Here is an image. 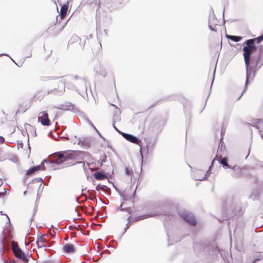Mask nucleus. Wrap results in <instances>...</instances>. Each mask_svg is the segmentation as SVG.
Here are the masks:
<instances>
[{
	"instance_id": "21",
	"label": "nucleus",
	"mask_w": 263,
	"mask_h": 263,
	"mask_svg": "<svg viewBox=\"0 0 263 263\" xmlns=\"http://www.w3.org/2000/svg\"><path fill=\"white\" fill-rule=\"evenodd\" d=\"M217 159H218V158ZM216 161H217V160ZM217 161H218L219 163L221 164L223 167H227L228 168H230L231 166V165L229 164L228 159L226 157H223L220 160L217 159Z\"/></svg>"
},
{
	"instance_id": "6",
	"label": "nucleus",
	"mask_w": 263,
	"mask_h": 263,
	"mask_svg": "<svg viewBox=\"0 0 263 263\" xmlns=\"http://www.w3.org/2000/svg\"><path fill=\"white\" fill-rule=\"evenodd\" d=\"M251 63L257 69H259L263 65V46H259V51L255 56L253 57Z\"/></svg>"
},
{
	"instance_id": "28",
	"label": "nucleus",
	"mask_w": 263,
	"mask_h": 263,
	"mask_svg": "<svg viewBox=\"0 0 263 263\" xmlns=\"http://www.w3.org/2000/svg\"><path fill=\"white\" fill-rule=\"evenodd\" d=\"M35 173V172L33 170L32 167H31L26 171V174L28 176H31Z\"/></svg>"
},
{
	"instance_id": "57",
	"label": "nucleus",
	"mask_w": 263,
	"mask_h": 263,
	"mask_svg": "<svg viewBox=\"0 0 263 263\" xmlns=\"http://www.w3.org/2000/svg\"><path fill=\"white\" fill-rule=\"evenodd\" d=\"M6 215L7 218H8V220H9V221L10 222V219H9V217H8L7 215Z\"/></svg>"
},
{
	"instance_id": "20",
	"label": "nucleus",
	"mask_w": 263,
	"mask_h": 263,
	"mask_svg": "<svg viewBox=\"0 0 263 263\" xmlns=\"http://www.w3.org/2000/svg\"><path fill=\"white\" fill-rule=\"evenodd\" d=\"M259 191L258 190L253 191L249 196L250 199L253 200H257L259 198Z\"/></svg>"
},
{
	"instance_id": "14",
	"label": "nucleus",
	"mask_w": 263,
	"mask_h": 263,
	"mask_svg": "<svg viewBox=\"0 0 263 263\" xmlns=\"http://www.w3.org/2000/svg\"><path fill=\"white\" fill-rule=\"evenodd\" d=\"M217 155H216L215 158L213 159L211 165L209 166V170L206 171L205 174L203 177H196L195 176L194 177V179L195 180H205L208 179V176L211 173V171L212 169V167H213L214 164L216 160H217Z\"/></svg>"
},
{
	"instance_id": "64",
	"label": "nucleus",
	"mask_w": 263,
	"mask_h": 263,
	"mask_svg": "<svg viewBox=\"0 0 263 263\" xmlns=\"http://www.w3.org/2000/svg\"><path fill=\"white\" fill-rule=\"evenodd\" d=\"M75 37H76V39H78V38H79V37H78V36H75Z\"/></svg>"
},
{
	"instance_id": "43",
	"label": "nucleus",
	"mask_w": 263,
	"mask_h": 263,
	"mask_svg": "<svg viewBox=\"0 0 263 263\" xmlns=\"http://www.w3.org/2000/svg\"><path fill=\"white\" fill-rule=\"evenodd\" d=\"M130 224V221H128L126 224V229H128L129 226Z\"/></svg>"
},
{
	"instance_id": "22",
	"label": "nucleus",
	"mask_w": 263,
	"mask_h": 263,
	"mask_svg": "<svg viewBox=\"0 0 263 263\" xmlns=\"http://www.w3.org/2000/svg\"><path fill=\"white\" fill-rule=\"evenodd\" d=\"M156 215V214H144L138 216L136 217H135V219L133 221H138L144 219L145 218H148V217H154Z\"/></svg>"
},
{
	"instance_id": "31",
	"label": "nucleus",
	"mask_w": 263,
	"mask_h": 263,
	"mask_svg": "<svg viewBox=\"0 0 263 263\" xmlns=\"http://www.w3.org/2000/svg\"><path fill=\"white\" fill-rule=\"evenodd\" d=\"M125 173L127 175H130L133 174V171L132 169L129 168L128 167H125Z\"/></svg>"
},
{
	"instance_id": "40",
	"label": "nucleus",
	"mask_w": 263,
	"mask_h": 263,
	"mask_svg": "<svg viewBox=\"0 0 263 263\" xmlns=\"http://www.w3.org/2000/svg\"><path fill=\"white\" fill-rule=\"evenodd\" d=\"M113 127L114 129L117 131L119 134L121 135V133H123L122 132L120 131L119 129H118L115 125V124H113Z\"/></svg>"
},
{
	"instance_id": "8",
	"label": "nucleus",
	"mask_w": 263,
	"mask_h": 263,
	"mask_svg": "<svg viewBox=\"0 0 263 263\" xmlns=\"http://www.w3.org/2000/svg\"><path fill=\"white\" fill-rule=\"evenodd\" d=\"M68 79L70 80L72 78L76 80H78L77 82H76L77 85H80L82 86V88H84V90L85 91V95L87 98L88 99V94H87V82L86 79L82 77H80L78 75H76L75 76L73 77L72 76H67Z\"/></svg>"
},
{
	"instance_id": "16",
	"label": "nucleus",
	"mask_w": 263,
	"mask_h": 263,
	"mask_svg": "<svg viewBox=\"0 0 263 263\" xmlns=\"http://www.w3.org/2000/svg\"><path fill=\"white\" fill-rule=\"evenodd\" d=\"M91 140L89 138H82L79 139L78 144L81 145L84 148H88L91 145Z\"/></svg>"
},
{
	"instance_id": "51",
	"label": "nucleus",
	"mask_w": 263,
	"mask_h": 263,
	"mask_svg": "<svg viewBox=\"0 0 263 263\" xmlns=\"http://www.w3.org/2000/svg\"><path fill=\"white\" fill-rule=\"evenodd\" d=\"M17 260L14 259V260H12L11 262H10L9 263H17Z\"/></svg>"
},
{
	"instance_id": "33",
	"label": "nucleus",
	"mask_w": 263,
	"mask_h": 263,
	"mask_svg": "<svg viewBox=\"0 0 263 263\" xmlns=\"http://www.w3.org/2000/svg\"><path fill=\"white\" fill-rule=\"evenodd\" d=\"M208 27H209V28L211 30V31H214L215 32H217V29L216 28H214V27H213L211 24H210V21L209 20V24H208Z\"/></svg>"
},
{
	"instance_id": "48",
	"label": "nucleus",
	"mask_w": 263,
	"mask_h": 263,
	"mask_svg": "<svg viewBox=\"0 0 263 263\" xmlns=\"http://www.w3.org/2000/svg\"><path fill=\"white\" fill-rule=\"evenodd\" d=\"M36 245H37V247H38L39 248H41V245H40V242H39V241L37 242V240H36Z\"/></svg>"
},
{
	"instance_id": "15",
	"label": "nucleus",
	"mask_w": 263,
	"mask_h": 263,
	"mask_svg": "<svg viewBox=\"0 0 263 263\" xmlns=\"http://www.w3.org/2000/svg\"><path fill=\"white\" fill-rule=\"evenodd\" d=\"M94 71L97 74L100 75L104 78L107 76L106 70L100 64L95 66Z\"/></svg>"
},
{
	"instance_id": "50",
	"label": "nucleus",
	"mask_w": 263,
	"mask_h": 263,
	"mask_svg": "<svg viewBox=\"0 0 263 263\" xmlns=\"http://www.w3.org/2000/svg\"><path fill=\"white\" fill-rule=\"evenodd\" d=\"M122 205V203H121V204H120V206H119V207H118V211H121V210H122V208H121Z\"/></svg>"
},
{
	"instance_id": "55",
	"label": "nucleus",
	"mask_w": 263,
	"mask_h": 263,
	"mask_svg": "<svg viewBox=\"0 0 263 263\" xmlns=\"http://www.w3.org/2000/svg\"><path fill=\"white\" fill-rule=\"evenodd\" d=\"M127 229H126V227L124 229V233L126 232Z\"/></svg>"
},
{
	"instance_id": "36",
	"label": "nucleus",
	"mask_w": 263,
	"mask_h": 263,
	"mask_svg": "<svg viewBox=\"0 0 263 263\" xmlns=\"http://www.w3.org/2000/svg\"><path fill=\"white\" fill-rule=\"evenodd\" d=\"M66 14V13L60 12V18L63 20L65 17Z\"/></svg>"
},
{
	"instance_id": "49",
	"label": "nucleus",
	"mask_w": 263,
	"mask_h": 263,
	"mask_svg": "<svg viewBox=\"0 0 263 263\" xmlns=\"http://www.w3.org/2000/svg\"><path fill=\"white\" fill-rule=\"evenodd\" d=\"M36 180H39L40 182H43V179L41 178H39L36 179Z\"/></svg>"
},
{
	"instance_id": "17",
	"label": "nucleus",
	"mask_w": 263,
	"mask_h": 263,
	"mask_svg": "<svg viewBox=\"0 0 263 263\" xmlns=\"http://www.w3.org/2000/svg\"><path fill=\"white\" fill-rule=\"evenodd\" d=\"M63 251L66 253H73L75 252L74 246L71 243H66L63 248Z\"/></svg>"
},
{
	"instance_id": "11",
	"label": "nucleus",
	"mask_w": 263,
	"mask_h": 263,
	"mask_svg": "<svg viewBox=\"0 0 263 263\" xmlns=\"http://www.w3.org/2000/svg\"><path fill=\"white\" fill-rule=\"evenodd\" d=\"M121 135L126 140L133 143L137 144L140 147H141L142 141L140 139L137 138L136 136L132 134H127L125 133H121Z\"/></svg>"
},
{
	"instance_id": "27",
	"label": "nucleus",
	"mask_w": 263,
	"mask_h": 263,
	"mask_svg": "<svg viewBox=\"0 0 263 263\" xmlns=\"http://www.w3.org/2000/svg\"><path fill=\"white\" fill-rule=\"evenodd\" d=\"M106 187V186L105 185L99 184L96 186V190L97 191H100V190H101L104 191Z\"/></svg>"
},
{
	"instance_id": "56",
	"label": "nucleus",
	"mask_w": 263,
	"mask_h": 263,
	"mask_svg": "<svg viewBox=\"0 0 263 263\" xmlns=\"http://www.w3.org/2000/svg\"><path fill=\"white\" fill-rule=\"evenodd\" d=\"M243 93V92H242V93L241 94L240 96L238 98V99H240V98L242 96Z\"/></svg>"
},
{
	"instance_id": "38",
	"label": "nucleus",
	"mask_w": 263,
	"mask_h": 263,
	"mask_svg": "<svg viewBox=\"0 0 263 263\" xmlns=\"http://www.w3.org/2000/svg\"><path fill=\"white\" fill-rule=\"evenodd\" d=\"M79 226H74V227H72L71 226H70L69 227V228L70 229H73V230H78V228H79Z\"/></svg>"
},
{
	"instance_id": "37",
	"label": "nucleus",
	"mask_w": 263,
	"mask_h": 263,
	"mask_svg": "<svg viewBox=\"0 0 263 263\" xmlns=\"http://www.w3.org/2000/svg\"><path fill=\"white\" fill-rule=\"evenodd\" d=\"M6 193L5 189H3V191H0V197L4 196Z\"/></svg>"
},
{
	"instance_id": "18",
	"label": "nucleus",
	"mask_w": 263,
	"mask_h": 263,
	"mask_svg": "<svg viewBox=\"0 0 263 263\" xmlns=\"http://www.w3.org/2000/svg\"><path fill=\"white\" fill-rule=\"evenodd\" d=\"M94 177L98 180H102L106 178L105 173L102 171H97L93 174Z\"/></svg>"
},
{
	"instance_id": "13",
	"label": "nucleus",
	"mask_w": 263,
	"mask_h": 263,
	"mask_svg": "<svg viewBox=\"0 0 263 263\" xmlns=\"http://www.w3.org/2000/svg\"><path fill=\"white\" fill-rule=\"evenodd\" d=\"M40 114H42V115L38 117V120L40 121L41 124L43 126H49L50 125V121L49 119L48 113L46 111H42Z\"/></svg>"
},
{
	"instance_id": "26",
	"label": "nucleus",
	"mask_w": 263,
	"mask_h": 263,
	"mask_svg": "<svg viewBox=\"0 0 263 263\" xmlns=\"http://www.w3.org/2000/svg\"><path fill=\"white\" fill-rule=\"evenodd\" d=\"M231 37V40L235 42H238L242 39V37L240 36L233 35Z\"/></svg>"
},
{
	"instance_id": "52",
	"label": "nucleus",
	"mask_w": 263,
	"mask_h": 263,
	"mask_svg": "<svg viewBox=\"0 0 263 263\" xmlns=\"http://www.w3.org/2000/svg\"><path fill=\"white\" fill-rule=\"evenodd\" d=\"M2 55L8 56V54H6V53H1V54H0V57H1V56H2Z\"/></svg>"
},
{
	"instance_id": "47",
	"label": "nucleus",
	"mask_w": 263,
	"mask_h": 263,
	"mask_svg": "<svg viewBox=\"0 0 263 263\" xmlns=\"http://www.w3.org/2000/svg\"><path fill=\"white\" fill-rule=\"evenodd\" d=\"M260 133V136L261 137L262 139L263 140V132L261 130L259 131Z\"/></svg>"
},
{
	"instance_id": "54",
	"label": "nucleus",
	"mask_w": 263,
	"mask_h": 263,
	"mask_svg": "<svg viewBox=\"0 0 263 263\" xmlns=\"http://www.w3.org/2000/svg\"><path fill=\"white\" fill-rule=\"evenodd\" d=\"M27 126L30 127H31V128H32V127L30 124H27Z\"/></svg>"
},
{
	"instance_id": "53",
	"label": "nucleus",
	"mask_w": 263,
	"mask_h": 263,
	"mask_svg": "<svg viewBox=\"0 0 263 263\" xmlns=\"http://www.w3.org/2000/svg\"><path fill=\"white\" fill-rule=\"evenodd\" d=\"M46 247V246L45 245H42L41 246V248H45Z\"/></svg>"
},
{
	"instance_id": "30",
	"label": "nucleus",
	"mask_w": 263,
	"mask_h": 263,
	"mask_svg": "<svg viewBox=\"0 0 263 263\" xmlns=\"http://www.w3.org/2000/svg\"><path fill=\"white\" fill-rule=\"evenodd\" d=\"M202 173L203 172L201 171H197L196 172H195L192 175L193 178L194 179V176L196 177H202L201 176H200V175L202 174Z\"/></svg>"
},
{
	"instance_id": "19",
	"label": "nucleus",
	"mask_w": 263,
	"mask_h": 263,
	"mask_svg": "<svg viewBox=\"0 0 263 263\" xmlns=\"http://www.w3.org/2000/svg\"><path fill=\"white\" fill-rule=\"evenodd\" d=\"M136 189H137V187H136L134 193H133V194L131 196H128V195H127L126 194H125L124 193H121V192L119 193L120 195L122 197V198H123V199L124 200H132L135 196Z\"/></svg>"
},
{
	"instance_id": "3",
	"label": "nucleus",
	"mask_w": 263,
	"mask_h": 263,
	"mask_svg": "<svg viewBox=\"0 0 263 263\" xmlns=\"http://www.w3.org/2000/svg\"><path fill=\"white\" fill-rule=\"evenodd\" d=\"M243 44L242 50L245 64H248V62L252 61L253 57H254L259 51V46H257L253 43L252 40H247Z\"/></svg>"
},
{
	"instance_id": "9",
	"label": "nucleus",
	"mask_w": 263,
	"mask_h": 263,
	"mask_svg": "<svg viewBox=\"0 0 263 263\" xmlns=\"http://www.w3.org/2000/svg\"><path fill=\"white\" fill-rule=\"evenodd\" d=\"M250 62H248V64H245L246 68V87L250 82L252 80L255 76V71L258 69L255 68V67L250 66Z\"/></svg>"
},
{
	"instance_id": "61",
	"label": "nucleus",
	"mask_w": 263,
	"mask_h": 263,
	"mask_svg": "<svg viewBox=\"0 0 263 263\" xmlns=\"http://www.w3.org/2000/svg\"><path fill=\"white\" fill-rule=\"evenodd\" d=\"M0 214H1V215H3V212H2V211H1V212H0Z\"/></svg>"
},
{
	"instance_id": "24",
	"label": "nucleus",
	"mask_w": 263,
	"mask_h": 263,
	"mask_svg": "<svg viewBox=\"0 0 263 263\" xmlns=\"http://www.w3.org/2000/svg\"><path fill=\"white\" fill-rule=\"evenodd\" d=\"M68 2H67L66 4H64L63 5H62L61 6V9H60V12L67 13V11H68Z\"/></svg>"
},
{
	"instance_id": "10",
	"label": "nucleus",
	"mask_w": 263,
	"mask_h": 263,
	"mask_svg": "<svg viewBox=\"0 0 263 263\" xmlns=\"http://www.w3.org/2000/svg\"><path fill=\"white\" fill-rule=\"evenodd\" d=\"M64 86L69 89L76 90L80 95L85 99V91L84 90V88H82V86L80 85H77L76 83L73 84L70 82H67L66 83L64 82Z\"/></svg>"
},
{
	"instance_id": "60",
	"label": "nucleus",
	"mask_w": 263,
	"mask_h": 263,
	"mask_svg": "<svg viewBox=\"0 0 263 263\" xmlns=\"http://www.w3.org/2000/svg\"><path fill=\"white\" fill-rule=\"evenodd\" d=\"M31 56V54H28V56L27 57V58H29V57H30Z\"/></svg>"
},
{
	"instance_id": "34",
	"label": "nucleus",
	"mask_w": 263,
	"mask_h": 263,
	"mask_svg": "<svg viewBox=\"0 0 263 263\" xmlns=\"http://www.w3.org/2000/svg\"><path fill=\"white\" fill-rule=\"evenodd\" d=\"M71 17V15L69 17V18L67 21H66L64 23L62 24L61 30H62L65 27L67 22L69 21V20Z\"/></svg>"
},
{
	"instance_id": "58",
	"label": "nucleus",
	"mask_w": 263,
	"mask_h": 263,
	"mask_svg": "<svg viewBox=\"0 0 263 263\" xmlns=\"http://www.w3.org/2000/svg\"><path fill=\"white\" fill-rule=\"evenodd\" d=\"M89 199H90V200H93V198H92V197H90V198H89Z\"/></svg>"
},
{
	"instance_id": "7",
	"label": "nucleus",
	"mask_w": 263,
	"mask_h": 263,
	"mask_svg": "<svg viewBox=\"0 0 263 263\" xmlns=\"http://www.w3.org/2000/svg\"><path fill=\"white\" fill-rule=\"evenodd\" d=\"M230 168L231 169L230 173L231 176L233 177L238 178L245 174V171H247L248 167L246 166L240 167L238 165H235L234 166H231Z\"/></svg>"
},
{
	"instance_id": "42",
	"label": "nucleus",
	"mask_w": 263,
	"mask_h": 263,
	"mask_svg": "<svg viewBox=\"0 0 263 263\" xmlns=\"http://www.w3.org/2000/svg\"><path fill=\"white\" fill-rule=\"evenodd\" d=\"M215 70H216V66L215 67V69H214V73H213V80H212V82L211 86H212V84H213V81H214V80Z\"/></svg>"
},
{
	"instance_id": "1",
	"label": "nucleus",
	"mask_w": 263,
	"mask_h": 263,
	"mask_svg": "<svg viewBox=\"0 0 263 263\" xmlns=\"http://www.w3.org/2000/svg\"><path fill=\"white\" fill-rule=\"evenodd\" d=\"M79 152L74 151H65L58 152L54 155V159L52 160H44L40 165L32 166L33 170L36 172L39 170H45V166L44 163L49 166H53L54 165H60L65 162V166H72L78 163L82 164L83 167L85 166V163L82 161H76L73 163L69 162L70 160L77 159L79 156Z\"/></svg>"
},
{
	"instance_id": "12",
	"label": "nucleus",
	"mask_w": 263,
	"mask_h": 263,
	"mask_svg": "<svg viewBox=\"0 0 263 263\" xmlns=\"http://www.w3.org/2000/svg\"><path fill=\"white\" fill-rule=\"evenodd\" d=\"M12 248L13 252L17 258L22 259L27 257L16 242L13 241L12 242Z\"/></svg>"
},
{
	"instance_id": "29",
	"label": "nucleus",
	"mask_w": 263,
	"mask_h": 263,
	"mask_svg": "<svg viewBox=\"0 0 263 263\" xmlns=\"http://www.w3.org/2000/svg\"><path fill=\"white\" fill-rule=\"evenodd\" d=\"M37 242L44 243L45 242L46 239L45 238V236L43 234H41L39 237L37 238Z\"/></svg>"
},
{
	"instance_id": "45",
	"label": "nucleus",
	"mask_w": 263,
	"mask_h": 263,
	"mask_svg": "<svg viewBox=\"0 0 263 263\" xmlns=\"http://www.w3.org/2000/svg\"><path fill=\"white\" fill-rule=\"evenodd\" d=\"M233 36V35H228V34H227V35H226V37H227V39H229V40H231V39H232L231 36Z\"/></svg>"
},
{
	"instance_id": "62",
	"label": "nucleus",
	"mask_w": 263,
	"mask_h": 263,
	"mask_svg": "<svg viewBox=\"0 0 263 263\" xmlns=\"http://www.w3.org/2000/svg\"><path fill=\"white\" fill-rule=\"evenodd\" d=\"M26 191H24V194L25 195V194H26Z\"/></svg>"
},
{
	"instance_id": "41",
	"label": "nucleus",
	"mask_w": 263,
	"mask_h": 263,
	"mask_svg": "<svg viewBox=\"0 0 263 263\" xmlns=\"http://www.w3.org/2000/svg\"><path fill=\"white\" fill-rule=\"evenodd\" d=\"M5 141V138L0 136V144L3 143Z\"/></svg>"
},
{
	"instance_id": "46",
	"label": "nucleus",
	"mask_w": 263,
	"mask_h": 263,
	"mask_svg": "<svg viewBox=\"0 0 263 263\" xmlns=\"http://www.w3.org/2000/svg\"><path fill=\"white\" fill-rule=\"evenodd\" d=\"M260 258H256V259H255L252 262V263H255L257 261H258V260H260Z\"/></svg>"
},
{
	"instance_id": "39",
	"label": "nucleus",
	"mask_w": 263,
	"mask_h": 263,
	"mask_svg": "<svg viewBox=\"0 0 263 263\" xmlns=\"http://www.w3.org/2000/svg\"><path fill=\"white\" fill-rule=\"evenodd\" d=\"M23 261V263H28V259L27 257H25L22 259Z\"/></svg>"
},
{
	"instance_id": "23",
	"label": "nucleus",
	"mask_w": 263,
	"mask_h": 263,
	"mask_svg": "<svg viewBox=\"0 0 263 263\" xmlns=\"http://www.w3.org/2000/svg\"><path fill=\"white\" fill-rule=\"evenodd\" d=\"M249 40H252L253 43L254 44H259V43H260L261 42H262L263 41V34L257 37L251 39H249Z\"/></svg>"
},
{
	"instance_id": "63",
	"label": "nucleus",
	"mask_w": 263,
	"mask_h": 263,
	"mask_svg": "<svg viewBox=\"0 0 263 263\" xmlns=\"http://www.w3.org/2000/svg\"><path fill=\"white\" fill-rule=\"evenodd\" d=\"M129 218H130V216H128V217H127V220H129Z\"/></svg>"
},
{
	"instance_id": "44",
	"label": "nucleus",
	"mask_w": 263,
	"mask_h": 263,
	"mask_svg": "<svg viewBox=\"0 0 263 263\" xmlns=\"http://www.w3.org/2000/svg\"><path fill=\"white\" fill-rule=\"evenodd\" d=\"M224 130L223 129H222L221 130V136H222V135H223V134H224ZM222 139H223V137H221V140H222Z\"/></svg>"
},
{
	"instance_id": "35",
	"label": "nucleus",
	"mask_w": 263,
	"mask_h": 263,
	"mask_svg": "<svg viewBox=\"0 0 263 263\" xmlns=\"http://www.w3.org/2000/svg\"><path fill=\"white\" fill-rule=\"evenodd\" d=\"M121 211L126 212L128 213L129 214H131L130 211L129 209H128V208H122V209L121 210Z\"/></svg>"
},
{
	"instance_id": "5",
	"label": "nucleus",
	"mask_w": 263,
	"mask_h": 263,
	"mask_svg": "<svg viewBox=\"0 0 263 263\" xmlns=\"http://www.w3.org/2000/svg\"><path fill=\"white\" fill-rule=\"evenodd\" d=\"M178 214L186 223L192 226H195L196 224L197 221L195 216L191 212L185 210H182L179 211L178 212Z\"/></svg>"
},
{
	"instance_id": "4",
	"label": "nucleus",
	"mask_w": 263,
	"mask_h": 263,
	"mask_svg": "<svg viewBox=\"0 0 263 263\" xmlns=\"http://www.w3.org/2000/svg\"><path fill=\"white\" fill-rule=\"evenodd\" d=\"M226 212V218H230L233 216H240L242 214V212L240 209L239 204L234 202L227 201L223 206Z\"/></svg>"
},
{
	"instance_id": "2",
	"label": "nucleus",
	"mask_w": 263,
	"mask_h": 263,
	"mask_svg": "<svg viewBox=\"0 0 263 263\" xmlns=\"http://www.w3.org/2000/svg\"><path fill=\"white\" fill-rule=\"evenodd\" d=\"M193 248L196 255L205 262L213 261L219 252L215 244L209 242L194 243Z\"/></svg>"
},
{
	"instance_id": "59",
	"label": "nucleus",
	"mask_w": 263,
	"mask_h": 263,
	"mask_svg": "<svg viewBox=\"0 0 263 263\" xmlns=\"http://www.w3.org/2000/svg\"><path fill=\"white\" fill-rule=\"evenodd\" d=\"M31 56V54H28V56L27 57V58H29V57H30Z\"/></svg>"
},
{
	"instance_id": "25",
	"label": "nucleus",
	"mask_w": 263,
	"mask_h": 263,
	"mask_svg": "<svg viewBox=\"0 0 263 263\" xmlns=\"http://www.w3.org/2000/svg\"><path fill=\"white\" fill-rule=\"evenodd\" d=\"M87 122L88 123V124L93 127V128H94V129L96 131V132L98 134V135L102 138H103V139H104L102 136V135H101V134L100 133V132L98 131V130L95 127V126L93 125V124H92V123L88 119H87Z\"/></svg>"
},
{
	"instance_id": "32",
	"label": "nucleus",
	"mask_w": 263,
	"mask_h": 263,
	"mask_svg": "<svg viewBox=\"0 0 263 263\" xmlns=\"http://www.w3.org/2000/svg\"><path fill=\"white\" fill-rule=\"evenodd\" d=\"M190 256H189L187 257V258H186L185 260H184V262L185 263H195L196 262V261L195 260H191L190 259Z\"/></svg>"
}]
</instances>
